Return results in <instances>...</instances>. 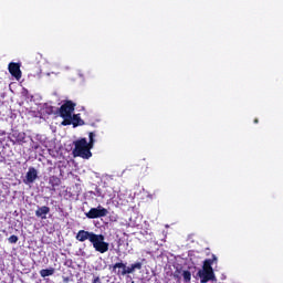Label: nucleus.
Here are the masks:
<instances>
[{"label": "nucleus", "mask_w": 283, "mask_h": 283, "mask_svg": "<svg viewBox=\"0 0 283 283\" xmlns=\"http://www.w3.org/2000/svg\"><path fill=\"white\" fill-rule=\"evenodd\" d=\"M95 237L96 233L94 232H90L87 230H80L75 235V240H77L78 242H85V240H88V242L92 243Z\"/></svg>", "instance_id": "423d86ee"}, {"label": "nucleus", "mask_w": 283, "mask_h": 283, "mask_svg": "<svg viewBox=\"0 0 283 283\" xmlns=\"http://www.w3.org/2000/svg\"><path fill=\"white\" fill-rule=\"evenodd\" d=\"M49 185H51L52 191H56V187H61V178L57 176L49 177Z\"/></svg>", "instance_id": "f8f14e48"}, {"label": "nucleus", "mask_w": 283, "mask_h": 283, "mask_svg": "<svg viewBox=\"0 0 283 283\" xmlns=\"http://www.w3.org/2000/svg\"><path fill=\"white\" fill-rule=\"evenodd\" d=\"M96 137V134L94 133H88V142H87V145L91 149H94V138Z\"/></svg>", "instance_id": "f3484780"}, {"label": "nucleus", "mask_w": 283, "mask_h": 283, "mask_svg": "<svg viewBox=\"0 0 283 283\" xmlns=\"http://www.w3.org/2000/svg\"><path fill=\"white\" fill-rule=\"evenodd\" d=\"M9 244H17L19 242V237L12 234L9 239H8Z\"/></svg>", "instance_id": "a211bd4d"}, {"label": "nucleus", "mask_w": 283, "mask_h": 283, "mask_svg": "<svg viewBox=\"0 0 283 283\" xmlns=\"http://www.w3.org/2000/svg\"><path fill=\"white\" fill-rule=\"evenodd\" d=\"M109 211H107V208H103V206H98L96 208H91L86 213V218L90 220H96L97 218H105Z\"/></svg>", "instance_id": "20e7f679"}, {"label": "nucleus", "mask_w": 283, "mask_h": 283, "mask_svg": "<svg viewBox=\"0 0 283 283\" xmlns=\"http://www.w3.org/2000/svg\"><path fill=\"white\" fill-rule=\"evenodd\" d=\"M91 244H93V248L97 253H107L109 251V243L105 242V235L103 234H95Z\"/></svg>", "instance_id": "7ed1b4c3"}, {"label": "nucleus", "mask_w": 283, "mask_h": 283, "mask_svg": "<svg viewBox=\"0 0 283 283\" xmlns=\"http://www.w3.org/2000/svg\"><path fill=\"white\" fill-rule=\"evenodd\" d=\"M218 261V258L216 255H212V259H206L203 261V265H202V269L203 271H210V272H213V262H217Z\"/></svg>", "instance_id": "9b49d317"}, {"label": "nucleus", "mask_w": 283, "mask_h": 283, "mask_svg": "<svg viewBox=\"0 0 283 283\" xmlns=\"http://www.w3.org/2000/svg\"><path fill=\"white\" fill-rule=\"evenodd\" d=\"M48 213H50V207L48 206L38 207L35 210L36 218H40L41 220H48Z\"/></svg>", "instance_id": "9d476101"}, {"label": "nucleus", "mask_w": 283, "mask_h": 283, "mask_svg": "<svg viewBox=\"0 0 283 283\" xmlns=\"http://www.w3.org/2000/svg\"><path fill=\"white\" fill-rule=\"evenodd\" d=\"M73 145L74 158H83L84 160H90V158H92V148L87 145L86 138L77 139L73 142Z\"/></svg>", "instance_id": "f257e3e1"}, {"label": "nucleus", "mask_w": 283, "mask_h": 283, "mask_svg": "<svg viewBox=\"0 0 283 283\" xmlns=\"http://www.w3.org/2000/svg\"><path fill=\"white\" fill-rule=\"evenodd\" d=\"M197 275L201 283L212 282V280H216V273L210 272L209 270H199Z\"/></svg>", "instance_id": "0eeeda50"}, {"label": "nucleus", "mask_w": 283, "mask_h": 283, "mask_svg": "<svg viewBox=\"0 0 283 283\" xmlns=\"http://www.w3.org/2000/svg\"><path fill=\"white\" fill-rule=\"evenodd\" d=\"M140 269H143V263L140 262L133 263L130 266H127V264L123 262H117L113 265L112 271L115 275H118V277H125V275H132L134 271H140Z\"/></svg>", "instance_id": "f03ea898"}, {"label": "nucleus", "mask_w": 283, "mask_h": 283, "mask_svg": "<svg viewBox=\"0 0 283 283\" xmlns=\"http://www.w3.org/2000/svg\"><path fill=\"white\" fill-rule=\"evenodd\" d=\"M174 277H176L177 280H180V276H178L177 274H175Z\"/></svg>", "instance_id": "aec40b11"}, {"label": "nucleus", "mask_w": 283, "mask_h": 283, "mask_svg": "<svg viewBox=\"0 0 283 283\" xmlns=\"http://www.w3.org/2000/svg\"><path fill=\"white\" fill-rule=\"evenodd\" d=\"M39 178V172L36 171V168L30 167L27 175L25 179H23L24 185H32L34 180Z\"/></svg>", "instance_id": "6e6552de"}, {"label": "nucleus", "mask_w": 283, "mask_h": 283, "mask_svg": "<svg viewBox=\"0 0 283 283\" xmlns=\"http://www.w3.org/2000/svg\"><path fill=\"white\" fill-rule=\"evenodd\" d=\"M62 118H63V120H62L61 125H63V127H67V125H73L72 115L62 116Z\"/></svg>", "instance_id": "2eb2a0df"}, {"label": "nucleus", "mask_w": 283, "mask_h": 283, "mask_svg": "<svg viewBox=\"0 0 283 283\" xmlns=\"http://www.w3.org/2000/svg\"><path fill=\"white\" fill-rule=\"evenodd\" d=\"M75 107H76V103H74L72 101H66L60 107V116L61 117H63V116H72V114L74 113Z\"/></svg>", "instance_id": "39448f33"}, {"label": "nucleus", "mask_w": 283, "mask_h": 283, "mask_svg": "<svg viewBox=\"0 0 283 283\" xmlns=\"http://www.w3.org/2000/svg\"><path fill=\"white\" fill-rule=\"evenodd\" d=\"M72 120H73V127H80L81 125H85V122L81 119L80 114L73 115Z\"/></svg>", "instance_id": "ddd939ff"}, {"label": "nucleus", "mask_w": 283, "mask_h": 283, "mask_svg": "<svg viewBox=\"0 0 283 283\" xmlns=\"http://www.w3.org/2000/svg\"><path fill=\"white\" fill-rule=\"evenodd\" d=\"M258 123H260V119L255 118L254 124L258 125Z\"/></svg>", "instance_id": "6ab92c4d"}, {"label": "nucleus", "mask_w": 283, "mask_h": 283, "mask_svg": "<svg viewBox=\"0 0 283 283\" xmlns=\"http://www.w3.org/2000/svg\"><path fill=\"white\" fill-rule=\"evenodd\" d=\"M9 72L11 76L19 81L21 78V65L19 63L11 62L9 63Z\"/></svg>", "instance_id": "1a4fd4ad"}, {"label": "nucleus", "mask_w": 283, "mask_h": 283, "mask_svg": "<svg viewBox=\"0 0 283 283\" xmlns=\"http://www.w3.org/2000/svg\"><path fill=\"white\" fill-rule=\"evenodd\" d=\"M181 275L185 283L191 282V272L189 270H184Z\"/></svg>", "instance_id": "dca6fc26"}, {"label": "nucleus", "mask_w": 283, "mask_h": 283, "mask_svg": "<svg viewBox=\"0 0 283 283\" xmlns=\"http://www.w3.org/2000/svg\"><path fill=\"white\" fill-rule=\"evenodd\" d=\"M40 275L41 277H50V275H54V268L41 270Z\"/></svg>", "instance_id": "4468645a"}]
</instances>
